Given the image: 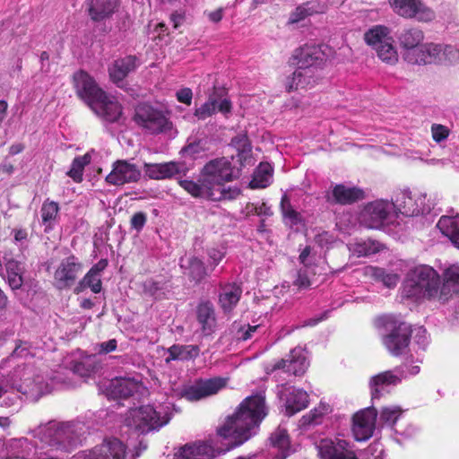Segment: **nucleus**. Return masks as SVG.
I'll return each mask as SVG.
<instances>
[{"label": "nucleus", "mask_w": 459, "mask_h": 459, "mask_svg": "<svg viewBox=\"0 0 459 459\" xmlns=\"http://www.w3.org/2000/svg\"><path fill=\"white\" fill-rule=\"evenodd\" d=\"M363 197L364 193L360 188L342 184L336 185L332 191L333 202L341 204H351Z\"/></svg>", "instance_id": "nucleus-33"}, {"label": "nucleus", "mask_w": 459, "mask_h": 459, "mask_svg": "<svg viewBox=\"0 0 459 459\" xmlns=\"http://www.w3.org/2000/svg\"><path fill=\"white\" fill-rule=\"evenodd\" d=\"M172 415V403H159L156 405H144L131 409L126 418L128 428L140 433L160 429L170 420Z\"/></svg>", "instance_id": "nucleus-5"}, {"label": "nucleus", "mask_w": 459, "mask_h": 459, "mask_svg": "<svg viewBox=\"0 0 459 459\" xmlns=\"http://www.w3.org/2000/svg\"><path fill=\"white\" fill-rule=\"evenodd\" d=\"M212 193L218 195V198L212 201L233 200L240 195V188L237 186L225 187L224 184L220 186H212Z\"/></svg>", "instance_id": "nucleus-52"}, {"label": "nucleus", "mask_w": 459, "mask_h": 459, "mask_svg": "<svg viewBox=\"0 0 459 459\" xmlns=\"http://www.w3.org/2000/svg\"><path fill=\"white\" fill-rule=\"evenodd\" d=\"M242 295V289L237 283L221 285L219 304L224 313H230L238 303Z\"/></svg>", "instance_id": "nucleus-27"}, {"label": "nucleus", "mask_w": 459, "mask_h": 459, "mask_svg": "<svg viewBox=\"0 0 459 459\" xmlns=\"http://www.w3.org/2000/svg\"><path fill=\"white\" fill-rule=\"evenodd\" d=\"M394 210L405 216H418L429 213L431 211L432 204L427 198L426 194H412L408 189L397 190L392 199Z\"/></svg>", "instance_id": "nucleus-8"}, {"label": "nucleus", "mask_w": 459, "mask_h": 459, "mask_svg": "<svg viewBox=\"0 0 459 459\" xmlns=\"http://www.w3.org/2000/svg\"><path fill=\"white\" fill-rule=\"evenodd\" d=\"M216 111L228 115L231 111V102L228 99L217 100L214 96H210L206 102L195 108L194 116L198 120H204Z\"/></svg>", "instance_id": "nucleus-26"}, {"label": "nucleus", "mask_w": 459, "mask_h": 459, "mask_svg": "<svg viewBox=\"0 0 459 459\" xmlns=\"http://www.w3.org/2000/svg\"><path fill=\"white\" fill-rule=\"evenodd\" d=\"M180 266L191 280L200 282L207 275L204 262L196 256L186 255L180 259Z\"/></svg>", "instance_id": "nucleus-30"}, {"label": "nucleus", "mask_w": 459, "mask_h": 459, "mask_svg": "<svg viewBox=\"0 0 459 459\" xmlns=\"http://www.w3.org/2000/svg\"><path fill=\"white\" fill-rule=\"evenodd\" d=\"M91 162V156L84 154L74 158L70 170L67 175L72 178L75 182H81L82 179L83 169Z\"/></svg>", "instance_id": "nucleus-51"}, {"label": "nucleus", "mask_w": 459, "mask_h": 459, "mask_svg": "<svg viewBox=\"0 0 459 459\" xmlns=\"http://www.w3.org/2000/svg\"><path fill=\"white\" fill-rule=\"evenodd\" d=\"M233 144L238 148L239 152L240 159L246 158V155L250 152V144L247 142L246 135L236 137L233 139Z\"/></svg>", "instance_id": "nucleus-59"}, {"label": "nucleus", "mask_w": 459, "mask_h": 459, "mask_svg": "<svg viewBox=\"0 0 459 459\" xmlns=\"http://www.w3.org/2000/svg\"><path fill=\"white\" fill-rule=\"evenodd\" d=\"M327 412L328 408L325 406L315 408L300 419L299 425L302 428H307L320 424L324 415H325Z\"/></svg>", "instance_id": "nucleus-50"}, {"label": "nucleus", "mask_w": 459, "mask_h": 459, "mask_svg": "<svg viewBox=\"0 0 459 459\" xmlns=\"http://www.w3.org/2000/svg\"><path fill=\"white\" fill-rule=\"evenodd\" d=\"M207 255L209 257L210 264L212 266L213 269L223 259V257L226 255V251L223 247H211L207 250Z\"/></svg>", "instance_id": "nucleus-57"}, {"label": "nucleus", "mask_w": 459, "mask_h": 459, "mask_svg": "<svg viewBox=\"0 0 459 459\" xmlns=\"http://www.w3.org/2000/svg\"><path fill=\"white\" fill-rule=\"evenodd\" d=\"M424 32L416 27L403 29L397 36L403 58L408 64L424 65L430 43H423Z\"/></svg>", "instance_id": "nucleus-6"}, {"label": "nucleus", "mask_w": 459, "mask_h": 459, "mask_svg": "<svg viewBox=\"0 0 459 459\" xmlns=\"http://www.w3.org/2000/svg\"><path fill=\"white\" fill-rule=\"evenodd\" d=\"M426 57L428 64H453L459 60V49L448 44L430 42Z\"/></svg>", "instance_id": "nucleus-25"}, {"label": "nucleus", "mask_w": 459, "mask_h": 459, "mask_svg": "<svg viewBox=\"0 0 459 459\" xmlns=\"http://www.w3.org/2000/svg\"><path fill=\"white\" fill-rule=\"evenodd\" d=\"M383 342L392 355H401L410 342V327L404 323L399 324L384 337Z\"/></svg>", "instance_id": "nucleus-23"}, {"label": "nucleus", "mask_w": 459, "mask_h": 459, "mask_svg": "<svg viewBox=\"0 0 459 459\" xmlns=\"http://www.w3.org/2000/svg\"><path fill=\"white\" fill-rule=\"evenodd\" d=\"M147 218L143 212H136L131 219V227L137 232L141 231L146 223Z\"/></svg>", "instance_id": "nucleus-61"}, {"label": "nucleus", "mask_w": 459, "mask_h": 459, "mask_svg": "<svg viewBox=\"0 0 459 459\" xmlns=\"http://www.w3.org/2000/svg\"><path fill=\"white\" fill-rule=\"evenodd\" d=\"M294 285L299 290L307 289L310 286V280L307 269H300L298 272Z\"/></svg>", "instance_id": "nucleus-60"}, {"label": "nucleus", "mask_w": 459, "mask_h": 459, "mask_svg": "<svg viewBox=\"0 0 459 459\" xmlns=\"http://www.w3.org/2000/svg\"><path fill=\"white\" fill-rule=\"evenodd\" d=\"M273 169L268 163H261L255 169L249 186L253 189L264 188L271 183Z\"/></svg>", "instance_id": "nucleus-43"}, {"label": "nucleus", "mask_w": 459, "mask_h": 459, "mask_svg": "<svg viewBox=\"0 0 459 459\" xmlns=\"http://www.w3.org/2000/svg\"><path fill=\"white\" fill-rule=\"evenodd\" d=\"M177 100L184 103L186 105H190L192 103L193 92L189 88H183L177 91L176 93Z\"/></svg>", "instance_id": "nucleus-63"}, {"label": "nucleus", "mask_w": 459, "mask_h": 459, "mask_svg": "<svg viewBox=\"0 0 459 459\" xmlns=\"http://www.w3.org/2000/svg\"><path fill=\"white\" fill-rule=\"evenodd\" d=\"M374 51L378 58L387 65H395L398 62V52L394 46V39L385 44L377 47Z\"/></svg>", "instance_id": "nucleus-45"}, {"label": "nucleus", "mask_w": 459, "mask_h": 459, "mask_svg": "<svg viewBox=\"0 0 459 459\" xmlns=\"http://www.w3.org/2000/svg\"><path fill=\"white\" fill-rule=\"evenodd\" d=\"M81 288H90L92 292L99 293L101 290L100 275L96 273L88 272L83 279L80 281Z\"/></svg>", "instance_id": "nucleus-54"}, {"label": "nucleus", "mask_w": 459, "mask_h": 459, "mask_svg": "<svg viewBox=\"0 0 459 459\" xmlns=\"http://www.w3.org/2000/svg\"><path fill=\"white\" fill-rule=\"evenodd\" d=\"M165 283L156 281L152 279L146 280L143 282V291L155 299H159L164 292Z\"/></svg>", "instance_id": "nucleus-56"}, {"label": "nucleus", "mask_w": 459, "mask_h": 459, "mask_svg": "<svg viewBox=\"0 0 459 459\" xmlns=\"http://www.w3.org/2000/svg\"><path fill=\"white\" fill-rule=\"evenodd\" d=\"M403 377H404L403 372H397L396 368L372 377L369 380L372 400L379 399L384 393H388V388L397 385L402 381Z\"/></svg>", "instance_id": "nucleus-21"}, {"label": "nucleus", "mask_w": 459, "mask_h": 459, "mask_svg": "<svg viewBox=\"0 0 459 459\" xmlns=\"http://www.w3.org/2000/svg\"><path fill=\"white\" fill-rule=\"evenodd\" d=\"M281 209L287 224L290 226L298 225L302 222V216L299 212L294 210L290 203L288 197L284 195L281 201Z\"/></svg>", "instance_id": "nucleus-49"}, {"label": "nucleus", "mask_w": 459, "mask_h": 459, "mask_svg": "<svg viewBox=\"0 0 459 459\" xmlns=\"http://www.w3.org/2000/svg\"><path fill=\"white\" fill-rule=\"evenodd\" d=\"M321 459H358L352 446L341 438H325L316 444Z\"/></svg>", "instance_id": "nucleus-17"}, {"label": "nucleus", "mask_w": 459, "mask_h": 459, "mask_svg": "<svg viewBox=\"0 0 459 459\" xmlns=\"http://www.w3.org/2000/svg\"><path fill=\"white\" fill-rule=\"evenodd\" d=\"M141 388V383L131 377H116L106 386V395L108 399H126Z\"/></svg>", "instance_id": "nucleus-22"}, {"label": "nucleus", "mask_w": 459, "mask_h": 459, "mask_svg": "<svg viewBox=\"0 0 459 459\" xmlns=\"http://www.w3.org/2000/svg\"><path fill=\"white\" fill-rule=\"evenodd\" d=\"M410 334L412 335L413 343L418 345L420 350L425 351L429 343L427 330L423 326L415 327L413 330L410 329Z\"/></svg>", "instance_id": "nucleus-55"}, {"label": "nucleus", "mask_w": 459, "mask_h": 459, "mask_svg": "<svg viewBox=\"0 0 459 459\" xmlns=\"http://www.w3.org/2000/svg\"><path fill=\"white\" fill-rule=\"evenodd\" d=\"M197 320L204 335H210L215 331L216 317L211 302H204L198 306Z\"/></svg>", "instance_id": "nucleus-32"}, {"label": "nucleus", "mask_w": 459, "mask_h": 459, "mask_svg": "<svg viewBox=\"0 0 459 459\" xmlns=\"http://www.w3.org/2000/svg\"><path fill=\"white\" fill-rule=\"evenodd\" d=\"M364 39L366 43L373 48V50H376L377 47L392 40L393 37L388 27L384 25H375L365 32Z\"/></svg>", "instance_id": "nucleus-37"}, {"label": "nucleus", "mask_w": 459, "mask_h": 459, "mask_svg": "<svg viewBox=\"0 0 459 459\" xmlns=\"http://www.w3.org/2000/svg\"><path fill=\"white\" fill-rule=\"evenodd\" d=\"M394 13L405 19H416L430 22L436 18L435 12L421 0H388Z\"/></svg>", "instance_id": "nucleus-14"}, {"label": "nucleus", "mask_w": 459, "mask_h": 459, "mask_svg": "<svg viewBox=\"0 0 459 459\" xmlns=\"http://www.w3.org/2000/svg\"><path fill=\"white\" fill-rule=\"evenodd\" d=\"M74 85L76 93L91 110L100 117L116 122L122 114L120 104L102 91L95 80L86 72L81 70L74 73Z\"/></svg>", "instance_id": "nucleus-3"}, {"label": "nucleus", "mask_w": 459, "mask_h": 459, "mask_svg": "<svg viewBox=\"0 0 459 459\" xmlns=\"http://www.w3.org/2000/svg\"><path fill=\"white\" fill-rule=\"evenodd\" d=\"M311 76H302L300 77V81L303 82V83H298L299 80L295 79V72L293 73L292 76L288 79L287 82V89L289 91H291L293 90H299V89H306L307 87H311L314 85L316 80V72L311 73Z\"/></svg>", "instance_id": "nucleus-53"}, {"label": "nucleus", "mask_w": 459, "mask_h": 459, "mask_svg": "<svg viewBox=\"0 0 459 459\" xmlns=\"http://www.w3.org/2000/svg\"><path fill=\"white\" fill-rule=\"evenodd\" d=\"M54 389V379H48L32 368H26L18 385L22 394L33 401L51 393Z\"/></svg>", "instance_id": "nucleus-11"}, {"label": "nucleus", "mask_w": 459, "mask_h": 459, "mask_svg": "<svg viewBox=\"0 0 459 459\" xmlns=\"http://www.w3.org/2000/svg\"><path fill=\"white\" fill-rule=\"evenodd\" d=\"M440 277L437 271L427 264L411 267L403 283V293L415 300L440 297Z\"/></svg>", "instance_id": "nucleus-4"}, {"label": "nucleus", "mask_w": 459, "mask_h": 459, "mask_svg": "<svg viewBox=\"0 0 459 459\" xmlns=\"http://www.w3.org/2000/svg\"><path fill=\"white\" fill-rule=\"evenodd\" d=\"M179 185L194 197L204 198L211 201L212 199L218 198L217 193H212V186L208 185L203 176L198 182L183 179L179 181Z\"/></svg>", "instance_id": "nucleus-31"}, {"label": "nucleus", "mask_w": 459, "mask_h": 459, "mask_svg": "<svg viewBox=\"0 0 459 459\" xmlns=\"http://www.w3.org/2000/svg\"><path fill=\"white\" fill-rule=\"evenodd\" d=\"M271 444L273 447L278 448L279 454L273 458L265 457L264 459H285L289 455L290 439L286 429L278 428L270 437Z\"/></svg>", "instance_id": "nucleus-41"}, {"label": "nucleus", "mask_w": 459, "mask_h": 459, "mask_svg": "<svg viewBox=\"0 0 459 459\" xmlns=\"http://www.w3.org/2000/svg\"><path fill=\"white\" fill-rule=\"evenodd\" d=\"M200 349L197 345H179L175 344L169 348V356L166 358V362L171 360H189L196 358L199 355Z\"/></svg>", "instance_id": "nucleus-40"}, {"label": "nucleus", "mask_w": 459, "mask_h": 459, "mask_svg": "<svg viewBox=\"0 0 459 459\" xmlns=\"http://www.w3.org/2000/svg\"><path fill=\"white\" fill-rule=\"evenodd\" d=\"M118 0H91L89 14L93 21H102L115 12Z\"/></svg>", "instance_id": "nucleus-35"}, {"label": "nucleus", "mask_w": 459, "mask_h": 459, "mask_svg": "<svg viewBox=\"0 0 459 459\" xmlns=\"http://www.w3.org/2000/svg\"><path fill=\"white\" fill-rule=\"evenodd\" d=\"M142 177L141 169L130 160H118L112 165L106 181L112 186H124L136 183Z\"/></svg>", "instance_id": "nucleus-16"}, {"label": "nucleus", "mask_w": 459, "mask_h": 459, "mask_svg": "<svg viewBox=\"0 0 459 459\" xmlns=\"http://www.w3.org/2000/svg\"><path fill=\"white\" fill-rule=\"evenodd\" d=\"M5 278L12 290H19L24 281L25 266L13 258H4Z\"/></svg>", "instance_id": "nucleus-28"}, {"label": "nucleus", "mask_w": 459, "mask_h": 459, "mask_svg": "<svg viewBox=\"0 0 459 459\" xmlns=\"http://www.w3.org/2000/svg\"><path fill=\"white\" fill-rule=\"evenodd\" d=\"M322 12V9L316 2H307L302 5L298 6L290 16V23H297L306 17Z\"/></svg>", "instance_id": "nucleus-47"}, {"label": "nucleus", "mask_w": 459, "mask_h": 459, "mask_svg": "<svg viewBox=\"0 0 459 459\" xmlns=\"http://www.w3.org/2000/svg\"><path fill=\"white\" fill-rule=\"evenodd\" d=\"M403 411L396 405L383 407L379 412V421L394 429L395 423L402 417Z\"/></svg>", "instance_id": "nucleus-46"}, {"label": "nucleus", "mask_w": 459, "mask_h": 459, "mask_svg": "<svg viewBox=\"0 0 459 459\" xmlns=\"http://www.w3.org/2000/svg\"><path fill=\"white\" fill-rule=\"evenodd\" d=\"M135 123L147 133L157 134L165 133L172 126L171 122L162 111L149 105H139L135 109Z\"/></svg>", "instance_id": "nucleus-10"}, {"label": "nucleus", "mask_w": 459, "mask_h": 459, "mask_svg": "<svg viewBox=\"0 0 459 459\" xmlns=\"http://www.w3.org/2000/svg\"><path fill=\"white\" fill-rule=\"evenodd\" d=\"M144 170L150 178L163 179L178 174L179 172V167L175 162L145 163Z\"/></svg>", "instance_id": "nucleus-36"}, {"label": "nucleus", "mask_w": 459, "mask_h": 459, "mask_svg": "<svg viewBox=\"0 0 459 459\" xmlns=\"http://www.w3.org/2000/svg\"><path fill=\"white\" fill-rule=\"evenodd\" d=\"M377 412L374 408H367L353 417L352 433L357 441H366L372 437Z\"/></svg>", "instance_id": "nucleus-20"}, {"label": "nucleus", "mask_w": 459, "mask_h": 459, "mask_svg": "<svg viewBox=\"0 0 459 459\" xmlns=\"http://www.w3.org/2000/svg\"><path fill=\"white\" fill-rule=\"evenodd\" d=\"M349 251L358 257L368 256L380 251V243L371 239H354L348 245Z\"/></svg>", "instance_id": "nucleus-39"}, {"label": "nucleus", "mask_w": 459, "mask_h": 459, "mask_svg": "<svg viewBox=\"0 0 459 459\" xmlns=\"http://www.w3.org/2000/svg\"><path fill=\"white\" fill-rule=\"evenodd\" d=\"M309 365L307 351L301 347H296L290 351L288 359H282L272 365L271 372L284 369L294 376L303 375Z\"/></svg>", "instance_id": "nucleus-18"}, {"label": "nucleus", "mask_w": 459, "mask_h": 459, "mask_svg": "<svg viewBox=\"0 0 459 459\" xmlns=\"http://www.w3.org/2000/svg\"><path fill=\"white\" fill-rule=\"evenodd\" d=\"M295 58L297 59L295 79L299 80L298 83H303L300 77L311 76L313 70L316 73L318 66L325 59V55L319 46L306 45L298 50Z\"/></svg>", "instance_id": "nucleus-13"}, {"label": "nucleus", "mask_w": 459, "mask_h": 459, "mask_svg": "<svg viewBox=\"0 0 459 459\" xmlns=\"http://www.w3.org/2000/svg\"><path fill=\"white\" fill-rule=\"evenodd\" d=\"M397 212L392 202L378 199L367 204L361 213V222L370 229H380L394 223Z\"/></svg>", "instance_id": "nucleus-7"}, {"label": "nucleus", "mask_w": 459, "mask_h": 459, "mask_svg": "<svg viewBox=\"0 0 459 459\" xmlns=\"http://www.w3.org/2000/svg\"><path fill=\"white\" fill-rule=\"evenodd\" d=\"M229 377H215L212 378H200L192 385L185 386L180 395L190 402L199 401L217 394L226 388Z\"/></svg>", "instance_id": "nucleus-12"}, {"label": "nucleus", "mask_w": 459, "mask_h": 459, "mask_svg": "<svg viewBox=\"0 0 459 459\" xmlns=\"http://www.w3.org/2000/svg\"><path fill=\"white\" fill-rule=\"evenodd\" d=\"M59 211L58 204L54 201H46L43 203L40 210L42 223L45 226V231L51 230L56 222Z\"/></svg>", "instance_id": "nucleus-44"}, {"label": "nucleus", "mask_w": 459, "mask_h": 459, "mask_svg": "<svg viewBox=\"0 0 459 459\" xmlns=\"http://www.w3.org/2000/svg\"><path fill=\"white\" fill-rule=\"evenodd\" d=\"M432 138L437 143L445 141L449 135V129L442 125L434 124L431 126Z\"/></svg>", "instance_id": "nucleus-58"}, {"label": "nucleus", "mask_w": 459, "mask_h": 459, "mask_svg": "<svg viewBox=\"0 0 459 459\" xmlns=\"http://www.w3.org/2000/svg\"><path fill=\"white\" fill-rule=\"evenodd\" d=\"M84 426L80 422H58L50 420L32 430L34 438L40 446L28 438H14L7 442L0 440V459H33L38 450L69 451L78 443Z\"/></svg>", "instance_id": "nucleus-2"}, {"label": "nucleus", "mask_w": 459, "mask_h": 459, "mask_svg": "<svg viewBox=\"0 0 459 459\" xmlns=\"http://www.w3.org/2000/svg\"><path fill=\"white\" fill-rule=\"evenodd\" d=\"M202 176L210 186H220L226 182L233 181L238 171L232 167L227 158L215 159L209 161L202 170Z\"/></svg>", "instance_id": "nucleus-15"}, {"label": "nucleus", "mask_w": 459, "mask_h": 459, "mask_svg": "<svg viewBox=\"0 0 459 459\" xmlns=\"http://www.w3.org/2000/svg\"><path fill=\"white\" fill-rule=\"evenodd\" d=\"M136 67V57L128 56L114 62L108 69L109 76L116 84L120 86L123 80Z\"/></svg>", "instance_id": "nucleus-29"}, {"label": "nucleus", "mask_w": 459, "mask_h": 459, "mask_svg": "<svg viewBox=\"0 0 459 459\" xmlns=\"http://www.w3.org/2000/svg\"><path fill=\"white\" fill-rule=\"evenodd\" d=\"M459 291V264H453L444 272V282L440 290V299L446 300L452 292Z\"/></svg>", "instance_id": "nucleus-38"}, {"label": "nucleus", "mask_w": 459, "mask_h": 459, "mask_svg": "<svg viewBox=\"0 0 459 459\" xmlns=\"http://www.w3.org/2000/svg\"><path fill=\"white\" fill-rule=\"evenodd\" d=\"M266 415L267 407L264 393L247 397L236 412L218 430L220 442L226 447L215 449L210 443L202 441L187 443L175 451L173 459H213L216 452L226 453L255 435Z\"/></svg>", "instance_id": "nucleus-1"}, {"label": "nucleus", "mask_w": 459, "mask_h": 459, "mask_svg": "<svg viewBox=\"0 0 459 459\" xmlns=\"http://www.w3.org/2000/svg\"><path fill=\"white\" fill-rule=\"evenodd\" d=\"M97 368L95 358L88 356L82 358L81 360L74 361L72 364V370L74 374L80 377H89Z\"/></svg>", "instance_id": "nucleus-48"}, {"label": "nucleus", "mask_w": 459, "mask_h": 459, "mask_svg": "<svg viewBox=\"0 0 459 459\" xmlns=\"http://www.w3.org/2000/svg\"><path fill=\"white\" fill-rule=\"evenodd\" d=\"M315 241L321 247H326L333 241V237L329 232L323 231L316 235Z\"/></svg>", "instance_id": "nucleus-64"}, {"label": "nucleus", "mask_w": 459, "mask_h": 459, "mask_svg": "<svg viewBox=\"0 0 459 459\" xmlns=\"http://www.w3.org/2000/svg\"><path fill=\"white\" fill-rule=\"evenodd\" d=\"M82 270L81 264L74 255L64 259L55 272V281L59 289L72 285Z\"/></svg>", "instance_id": "nucleus-24"}, {"label": "nucleus", "mask_w": 459, "mask_h": 459, "mask_svg": "<svg viewBox=\"0 0 459 459\" xmlns=\"http://www.w3.org/2000/svg\"><path fill=\"white\" fill-rule=\"evenodd\" d=\"M437 227L459 249V214L443 215L439 219Z\"/></svg>", "instance_id": "nucleus-34"}, {"label": "nucleus", "mask_w": 459, "mask_h": 459, "mask_svg": "<svg viewBox=\"0 0 459 459\" xmlns=\"http://www.w3.org/2000/svg\"><path fill=\"white\" fill-rule=\"evenodd\" d=\"M394 431L403 438H411L417 435L418 429L415 426L409 424L404 429L400 427L394 428Z\"/></svg>", "instance_id": "nucleus-62"}, {"label": "nucleus", "mask_w": 459, "mask_h": 459, "mask_svg": "<svg viewBox=\"0 0 459 459\" xmlns=\"http://www.w3.org/2000/svg\"><path fill=\"white\" fill-rule=\"evenodd\" d=\"M139 453L130 455L118 438H107L91 449L79 452L76 459H134Z\"/></svg>", "instance_id": "nucleus-9"}, {"label": "nucleus", "mask_w": 459, "mask_h": 459, "mask_svg": "<svg viewBox=\"0 0 459 459\" xmlns=\"http://www.w3.org/2000/svg\"><path fill=\"white\" fill-rule=\"evenodd\" d=\"M364 273L371 276L376 281H381L387 288H394L400 281L399 274L379 267L367 266L364 268Z\"/></svg>", "instance_id": "nucleus-42"}, {"label": "nucleus", "mask_w": 459, "mask_h": 459, "mask_svg": "<svg viewBox=\"0 0 459 459\" xmlns=\"http://www.w3.org/2000/svg\"><path fill=\"white\" fill-rule=\"evenodd\" d=\"M278 395L289 416L304 410L308 405V394L306 391L293 386L281 385Z\"/></svg>", "instance_id": "nucleus-19"}]
</instances>
